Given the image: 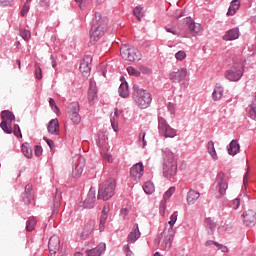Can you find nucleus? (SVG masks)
Masks as SVG:
<instances>
[{
	"mask_svg": "<svg viewBox=\"0 0 256 256\" xmlns=\"http://www.w3.org/2000/svg\"><path fill=\"white\" fill-rule=\"evenodd\" d=\"M177 217V212H174L170 216L168 225H165L163 232L158 234L155 238V245H160V249L163 251H169L171 249V245L175 237V229H173V225L177 223Z\"/></svg>",
	"mask_w": 256,
	"mask_h": 256,
	"instance_id": "1",
	"label": "nucleus"
},
{
	"mask_svg": "<svg viewBox=\"0 0 256 256\" xmlns=\"http://www.w3.org/2000/svg\"><path fill=\"white\" fill-rule=\"evenodd\" d=\"M163 175L170 181H175V175H177V159L175 154L166 148L163 150Z\"/></svg>",
	"mask_w": 256,
	"mask_h": 256,
	"instance_id": "2",
	"label": "nucleus"
},
{
	"mask_svg": "<svg viewBox=\"0 0 256 256\" xmlns=\"http://www.w3.org/2000/svg\"><path fill=\"white\" fill-rule=\"evenodd\" d=\"M133 101L140 109H147V107L151 105L153 98L151 97V93H149V91L134 86Z\"/></svg>",
	"mask_w": 256,
	"mask_h": 256,
	"instance_id": "3",
	"label": "nucleus"
},
{
	"mask_svg": "<svg viewBox=\"0 0 256 256\" xmlns=\"http://www.w3.org/2000/svg\"><path fill=\"white\" fill-rule=\"evenodd\" d=\"M117 184L115 179H108L104 183L99 186L98 189V199H102V201H109L115 195V188Z\"/></svg>",
	"mask_w": 256,
	"mask_h": 256,
	"instance_id": "4",
	"label": "nucleus"
},
{
	"mask_svg": "<svg viewBox=\"0 0 256 256\" xmlns=\"http://www.w3.org/2000/svg\"><path fill=\"white\" fill-rule=\"evenodd\" d=\"M1 119L0 127L2 131L7 133V135H11V133H13L12 123L15 121V115L9 110H3L1 112Z\"/></svg>",
	"mask_w": 256,
	"mask_h": 256,
	"instance_id": "5",
	"label": "nucleus"
},
{
	"mask_svg": "<svg viewBox=\"0 0 256 256\" xmlns=\"http://www.w3.org/2000/svg\"><path fill=\"white\" fill-rule=\"evenodd\" d=\"M120 55L125 61H141V52L135 48L129 47L127 44L120 47Z\"/></svg>",
	"mask_w": 256,
	"mask_h": 256,
	"instance_id": "6",
	"label": "nucleus"
},
{
	"mask_svg": "<svg viewBox=\"0 0 256 256\" xmlns=\"http://www.w3.org/2000/svg\"><path fill=\"white\" fill-rule=\"evenodd\" d=\"M243 73H245L243 64H235L226 70L224 75L228 81L237 82L241 80Z\"/></svg>",
	"mask_w": 256,
	"mask_h": 256,
	"instance_id": "7",
	"label": "nucleus"
},
{
	"mask_svg": "<svg viewBox=\"0 0 256 256\" xmlns=\"http://www.w3.org/2000/svg\"><path fill=\"white\" fill-rule=\"evenodd\" d=\"M66 111L69 119H71V121L75 125H79L81 123V115H79V111H81V107L79 106V102L70 103Z\"/></svg>",
	"mask_w": 256,
	"mask_h": 256,
	"instance_id": "8",
	"label": "nucleus"
},
{
	"mask_svg": "<svg viewBox=\"0 0 256 256\" xmlns=\"http://www.w3.org/2000/svg\"><path fill=\"white\" fill-rule=\"evenodd\" d=\"M158 129L164 137H170L173 139V137H177V130L171 128L169 124H167V120L164 119L163 117L158 118Z\"/></svg>",
	"mask_w": 256,
	"mask_h": 256,
	"instance_id": "9",
	"label": "nucleus"
},
{
	"mask_svg": "<svg viewBox=\"0 0 256 256\" xmlns=\"http://www.w3.org/2000/svg\"><path fill=\"white\" fill-rule=\"evenodd\" d=\"M216 191H218V195H216V199H221V197H224V195L227 194V189L229 188V184L227 183V180H225V174L219 173L217 180H216Z\"/></svg>",
	"mask_w": 256,
	"mask_h": 256,
	"instance_id": "10",
	"label": "nucleus"
},
{
	"mask_svg": "<svg viewBox=\"0 0 256 256\" xmlns=\"http://www.w3.org/2000/svg\"><path fill=\"white\" fill-rule=\"evenodd\" d=\"M145 173V167L141 162L136 163L130 168V177L134 181H141V178L143 177Z\"/></svg>",
	"mask_w": 256,
	"mask_h": 256,
	"instance_id": "11",
	"label": "nucleus"
},
{
	"mask_svg": "<svg viewBox=\"0 0 256 256\" xmlns=\"http://www.w3.org/2000/svg\"><path fill=\"white\" fill-rule=\"evenodd\" d=\"M186 78L187 68H181L169 74V80L172 81V83H181V81H185Z\"/></svg>",
	"mask_w": 256,
	"mask_h": 256,
	"instance_id": "12",
	"label": "nucleus"
},
{
	"mask_svg": "<svg viewBox=\"0 0 256 256\" xmlns=\"http://www.w3.org/2000/svg\"><path fill=\"white\" fill-rule=\"evenodd\" d=\"M91 63H93V57H91V55H86L80 63L79 69L82 75H84V77L91 73Z\"/></svg>",
	"mask_w": 256,
	"mask_h": 256,
	"instance_id": "13",
	"label": "nucleus"
},
{
	"mask_svg": "<svg viewBox=\"0 0 256 256\" xmlns=\"http://www.w3.org/2000/svg\"><path fill=\"white\" fill-rule=\"evenodd\" d=\"M105 35V28L103 26L93 25L90 31V39L92 43H97V40Z\"/></svg>",
	"mask_w": 256,
	"mask_h": 256,
	"instance_id": "14",
	"label": "nucleus"
},
{
	"mask_svg": "<svg viewBox=\"0 0 256 256\" xmlns=\"http://www.w3.org/2000/svg\"><path fill=\"white\" fill-rule=\"evenodd\" d=\"M243 223L246 227H255L256 224V213L253 210H248L243 213Z\"/></svg>",
	"mask_w": 256,
	"mask_h": 256,
	"instance_id": "15",
	"label": "nucleus"
},
{
	"mask_svg": "<svg viewBox=\"0 0 256 256\" xmlns=\"http://www.w3.org/2000/svg\"><path fill=\"white\" fill-rule=\"evenodd\" d=\"M97 199L95 190L91 188L87 194V197L83 201L84 209H93L95 207V201Z\"/></svg>",
	"mask_w": 256,
	"mask_h": 256,
	"instance_id": "16",
	"label": "nucleus"
},
{
	"mask_svg": "<svg viewBox=\"0 0 256 256\" xmlns=\"http://www.w3.org/2000/svg\"><path fill=\"white\" fill-rule=\"evenodd\" d=\"M60 245H61V240L59 239V236L53 235L48 242V249L51 255H55V253L59 251Z\"/></svg>",
	"mask_w": 256,
	"mask_h": 256,
	"instance_id": "17",
	"label": "nucleus"
},
{
	"mask_svg": "<svg viewBox=\"0 0 256 256\" xmlns=\"http://www.w3.org/2000/svg\"><path fill=\"white\" fill-rule=\"evenodd\" d=\"M107 249V244L101 242L97 247L92 248L86 252L87 256H102Z\"/></svg>",
	"mask_w": 256,
	"mask_h": 256,
	"instance_id": "18",
	"label": "nucleus"
},
{
	"mask_svg": "<svg viewBox=\"0 0 256 256\" xmlns=\"http://www.w3.org/2000/svg\"><path fill=\"white\" fill-rule=\"evenodd\" d=\"M85 168V158L79 157L78 164L76 165L75 169L72 171V177L79 178L83 175V169Z\"/></svg>",
	"mask_w": 256,
	"mask_h": 256,
	"instance_id": "19",
	"label": "nucleus"
},
{
	"mask_svg": "<svg viewBox=\"0 0 256 256\" xmlns=\"http://www.w3.org/2000/svg\"><path fill=\"white\" fill-rule=\"evenodd\" d=\"M223 93H225L223 85H221V83H216L212 92L213 101H221V99H223Z\"/></svg>",
	"mask_w": 256,
	"mask_h": 256,
	"instance_id": "20",
	"label": "nucleus"
},
{
	"mask_svg": "<svg viewBox=\"0 0 256 256\" xmlns=\"http://www.w3.org/2000/svg\"><path fill=\"white\" fill-rule=\"evenodd\" d=\"M97 99V86L93 80H90L89 90H88V101L90 105H93Z\"/></svg>",
	"mask_w": 256,
	"mask_h": 256,
	"instance_id": "21",
	"label": "nucleus"
},
{
	"mask_svg": "<svg viewBox=\"0 0 256 256\" xmlns=\"http://www.w3.org/2000/svg\"><path fill=\"white\" fill-rule=\"evenodd\" d=\"M241 35V32L239 31V28H232L225 32L223 36L224 41H235L239 36Z\"/></svg>",
	"mask_w": 256,
	"mask_h": 256,
	"instance_id": "22",
	"label": "nucleus"
},
{
	"mask_svg": "<svg viewBox=\"0 0 256 256\" xmlns=\"http://www.w3.org/2000/svg\"><path fill=\"white\" fill-rule=\"evenodd\" d=\"M95 220H89L81 233V239H87L91 233L95 230Z\"/></svg>",
	"mask_w": 256,
	"mask_h": 256,
	"instance_id": "23",
	"label": "nucleus"
},
{
	"mask_svg": "<svg viewBox=\"0 0 256 256\" xmlns=\"http://www.w3.org/2000/svg\"><path fill=\"white\" fill-rule=\"evenodd\" d=\"M47 131L50 135H59V120L57 118L49 121Z\"/></svg>",
	"mask_w": 256,
	"mask_h": 256,
	"instance_id": "24",
	"label": "nucleus"
},
{
	"mask_svg": "<svg viewBox=\"0 0 256 256\" xmlns=\"http://www.w3.org/2000/svg\"><path fill=\"white\" fill-rule=\"evenodd\" d=\"M199 197H201V193L197 192L194 189H190L187 193L186 201L188 205H195Z\"/></svg>",
	"mask_w": 256,
	"mask_h": 256,
	"instance_id": "25",
	"label": "nucleus"
},
{
	"mask_svg": "<svg viewBox=\"0 0 256 256\" xmlns=\"http://www.w3.org/2000/svg\"><path fill=\"white\" fill-rule=\"evenodd\" d=\"M186 25L191 33H201V31H203V27H201V24L195 23L193 19H188L186 21Z\"/></svg>",
	"mask_w": 256,
	"mask_h": 256,
	"instance_id": "26",
	"label": "nucleus"
},
{
	"mask_svg": "<svg viewBox=\"0 0 256 256\" xmlns=\"http://www.w3.org/2000/svg\"><path fill=\"white\" fill-rule=\"evenodd\" d=\"M139 237H141V232L139 231V225L136 224L134 225L132 232L128 235V243H135Z\"/></svg>",
	"mask_w": 256,
	"mask_h": 256,
	"instance_id": "27",
	"label": "nucleus"
},
{
	"mask_svg": "<svg viewBox=\"0 0 256 256\" xmlns=\"http://www.w3.org/2000/svg\"><path fill=\"white\" fill-rule=\"evenodd\" d=\"M241 146L237 140H232L228 146V155L235 156L239 153Z\"/></svg>",
	"mask_w": 256,
	"mask_h": 256,
	"instance_id": "28",
	"label": "nucleus"
},
{
	"mask_svg": "<svg viewBox=\"0 0 256 256\" xmlns=\"http://www.w3.org/2000/svg\"><path fill=\"white\" fill-rule=\"evenodd\" d=\"M31 184H27L25 187V192L22 194L23 201L26 205L31 203V199H33V194L31 193Z\"/></svg>",
	"mask_w": 256,
	"mask_h": 256,
	"instance_id": "29",
	"label": "nucleus"
},
{
	"mask_svg": "<svg viewBox=\"0 0 256 256\" xmlns=\"http://www.w3.org/2000/svg\"><path fill=\"white\" fill-rule=\"evenodd\" d=\"M241 7V2L239 0H233L230 3V6L228 8V12L227 15H235V13H237L238 9Z\"/></svg>",
	"mask_w": 256,
	"mask_h": 256,
	"instance_id": "30",
	"label": "nucleus"
},
{
	"mask_svg": "<svg viewBox=\"0 0 256 256\" xmlns=\"http://www.w3.org/2000/svg\"><path fill=\"white\" fill-rule=\"evenodd\" d=\"M208 153L214 159V161H217L219 159V156H217V150H215V142L210 140L207 145Z\"/></svg>",
	"mask_w": 256,
	"mask_h": 256,
	"instance_id": "31",
	"label": "nucleus"
},
{
	"mask_svg": "<svg viewBox=\"0 0 256 256\" xmlns=\"http://www.w3.org/2000/svg\"><path fill=\"white\" fill-rule=\"evenodd\" d=\"M118 92L120 97H123L124 99H126V97L129 95V84L127 82H122L120 84Z\"/></svg>",
	"mask_w": 256,
	"mask_h": 256,
	"instance_id": "32",
	"label": "nucleus"
},
{
	"mask_svg": "<svg viewBox=\"0 0 256 256\" xmlns=\"http://www.w3.org/2000/svg\"><path fill=\"white\" fill-rule=\"evenodd\" d=\"M248 117L256 119V96L252 101L251 105L247 107Z\"/></svg>",
	"mask_w": 256,
	"mask_h": 256,
	"instance_id": "33",
	"label": "nucleus"
},
{
	"mask_svg": "<svg viewBox=\"0 0 256 256\" xmlns=\"http://www.w3.org/2000/svg\"><path fill=\"white\" fill-rule=\"evenodd\" d=\"M21 151L23 155L27 157V159H31V157H33V149H31L29 143L22 144Z\"/></svg>",
	"mask_w": 256,
	"mask_h": 256,
	"instance_id": "34",
	"label": "nucleus"
},
{
	"mask_svg": "<svg viewBox=\"0 0 256 256\" xmlns=\"http://www.w3.org/2000/svg\"><path fill=\"white\" fill-rule=\"evenodd\" d=\"M143 191L147 195H152V193H155V185L151 181H147L143 185Z\"/></svg>",
	"mask_w": 256,
	"mask_h": 256,
	"instance_id": "35",
	"label": "nucleus"
},
{
	"mask_svg": "<svg viewBox=\"0 0 256 256\" xmlns=\"http://www.w3.org/2000/svg\"><path fill=\"white\" fill-rule=\"evenodd\" d=\"M133 14L138 19V21H141V19H143V15H144L143 7H141V6L135 7L133 10Z\"/></svg>",
	"mask_w": 256,
	"mask_h": 256,
	"instance_id": "36",
	"label": "nucleus"
},
{
	"mask_svg": "<svg viewBox=\"0 0 256 256\" xmlns=\"http://www.w3.org/2000/svg\"><path fill=\"white\" fill-rule=\"evenodd\" d=\"M108 217H109V214L101 213L99 231H101V232L105 231V223H107V218Z\"/></svg>",
	"mask_w": 256,
	"mask_h": 256,
	"instance_id": "37",
	"label": "nucleus"
},
{
	"mask_svg": "<svg viewBox=\"0 0 256 256\" xmlns=\"http://www.w3.org/2000/svg\"><path fill=\"white\" fill-rule=\"evenodd\" d=\"M36 225H37V220L34 217L29 218V220L26 222L27 231H33Z\"/></svg>",
	"mask_w": 256,
	"mask_h": 256,
	"instance_id": "38",
	"label": "nucleus"
},
{
	"mask_svg": "<svg viewBox=\"0 0 256 256\" xmlns=\"http://www.w3.org/2000/svg\"><path fill=\"white\" fill-rule=\"evenodd\" d=\"M127 72L129 75H133L134 77H141V72L135 69L133 66L128 67Z\"/></svg>",
	"mask_w": 256,
	"mask_h": 256,
	"instance_id": "39",
	"label": "nucleus"
},
{
	"mask_svg": "<svg viewBox=\"0 0 256 256\" xmlns=\"http://www.w3.org/2000/svg\"><path fill=\"white\" fill-rule=\"evenodd\" d=\"M20 36L22 37V39H24V41H29L31 39V31L25 29L21 30Z\"/></svg>",
	"mask_w": 256,
	"mask_h": 256,
	"instance_id": "40",
	"label": "nucleus"
},
{
	"mask_svg": "<svg viewBox=\"0 0 256 256\" xmlns=\"http://www.w3.org/2000/svg\"><path fill=\"white\" fill-rule=\"evenodd\" d=\"M173 193H175V187H170L165 193H164V201H167L171 199L173 196Z\"/></svg>",
	"mask_w": 256,
	"mask_h": 256,
	"instance_id": "41",
	"label": "nucleus"
},
{
	"mask_svg": "<svg viewBox=\"0 0 256 256\" xmlns=\"http://www.w3.org/2000/svg\"><path fill=\"white\" fill-rule=\"evenodd\" d=\"M206 226L210 228L211 231L217 227V224H215V221L212 218H206L205 219Z\"/></svg>",
	"mask_w": 256,
	"mask_h": 256,
	"instance_id": "42",
	"label": "nucleus"
},
{
	"mask_svg": "<svg viewBox=\"0 0 256 256\" xmlns=\"http://www.w3.org/2000/svg\"><path fill=\"white\" fill-rule=\"evenodd\" d=\"M185 57H187V53L183 50H180L175 54V59H177V61H183Z\"/></svg>",
	"mask_w": 256,
	"mask_h": 256,
	"instance_id": "43",
	"label": "nucleus"
},
{
	"mask_svg": "<svg viewBox=\"0 0 256 256\" xmlns=\"http://www.w3.org/2000/svg\"><path fill=\"white\" fill-rule=\"evenodd\" d=\"M139 138H140L139 143H140L141 147L145 148L147 145V140H145V132L140 133Z\"/></svg>",
	"mask_w": 256,
	"mask_h": 256,
	"instance_id": "44",
	"label": "nucleus"
},
{
	"mask_svg": "<svg viewBox=\"0 0 256 256\" xmlns=\"http://www.w3.org/2000/svg\"><path fill=\"white\" fill-rule=\"evenodd\" d=\"M35 75L36 79H43V71L41 70V67L38 65L35 66Z\"/></svg>",
	"mask_w": 256,
	"mask_h": 256,
	"instance_id": "45",
	"label": "nucleus"
},
{
	"mask_svg": "<svg viewBox=\"0 0 256 256\" xmlns=\"http://www.w3.org/2000/svg\"><path fill=\"white\" fill-rule=\"evenodd\" d=\"M14 135L16 136V137H23V134H21V128L19 127V125L18 124H15L14 125Z\"/></svg>",
	"mask_w": 256,
	"mask_h": 256,
	"instance_id": "46",
	"label": "nucleus"
},
{
	"mask_svg": "<svg viewBox=\"0 0 256 256\" xmlns=\"http://www.w3.org/2000/svg\"><path fill=\"white\" fill-rule=\"evenodd\" d=\"M49 105L53 109L54 113H57V111H59V107H57V104L55 103V100H53V98L49 99Z\"/></svg>",
	"mask_w": 256,
	"mask_h": 256,
	"instance_id": "47",
	"label": "nucleus"
},
{
	"mask_svg": "<svg viewBox=\"0 0 256 256\" xmlns=\"http://www.w3.org/2000/svg\"><path fill=\"white\" fill-rule=\"evenodd\" d=\"M240 205H241V199L236 198L232 201L231 207L234 209H239Z\"/></svg>",
	"mask_w": 256,
	"mask_h": 256,
	"instance_id": "48",
	"label": "nucleus"
},
{
	"mask_svg": "<svg viewBox=\"0 0 256 256\" xmlns=\"http://www.w3.org/2000/svg\"><path fill=\"white\" fill-rule=\"evenodd\" d=\"M140 73H143L144 75H149L151 73V70L147 66H140Z\"/></svg>",
	"mask_w": 256,
	"mask_h": 256,
	"instance_id": "49",
	"label": "nucleus"
},
{
	"mask_svg": "<svg viewBox=\"0 0 256 256\" xmlns=\"http://www.w3.org/2000/svg\"><path fill=\"white\" fill-rule=\"evenodd\" d=\"M34 153L36 157H41L43 155V148L41 146H35Z\"/></svg>",
	"mask_w": 256,
	"mask_h": 256,
	"instance_id": "50",
	"label": "nucleus"
},
{
	"mask_svg": "<svg viewBox=\"0 0 256 256\" xmlns=\"http://www.w3.org/2000/svg\"><path fill=\"white\" fill-rule=\"evenodd\" d=\"M31 6H29V3L26 2V4H24L23 9L21 11V15L22 17H25L26 13H29V9Z\"/></svg>",
	"mask_w": 256,
	"mask_h": 256,
	"instance_id": "51",
	"label": "nucleus"
},
{
	"mask_svg": "<svg viewBox=\"0 0 256 256\" xmlns=\"http://www.w3.org/2000/svg\"><path fill=\"white\" fill-rule=\"evenodd\" d=\"M167 109H168L169 113H171V115H175V104L169 102Z\"/></svg>",
	"mask_w": 256,
	"mask_h": 256,
	"instance_id": "52",
	"label": "nucleus"
},
{
	"mask_svg": "<svg viewBox=\"0 0 256 256\" xmlns=\"http://www.w3.org/2000/svg\"><path fill=\"white\" fill-rule=\"evenodd\" d=\"M43 139H44V141H46V143L50 147V149H55V143L53 142V140H51L47 137H44Z\"/></svg>",
	"mask_w": 256,
	"mask_h": 256,
	"instance_id": "53",
	"label": "nucleus"
},
{
	"mask_svg": "<svg viewBox=\"0 0 256 256\" xmlns=\"http://www.w3.org/2000/svg\"><path fill=\"white\" fill-rule=\"evenodd\" d=\"M127 215H129V209L122 208L120 210V217H122V219H125V217H127Z\"/></svg>",
	"mask_w": 256,
	"mask_h": 256,
	"instance_id": "54",
	"label": "nucleus"
},
{
	"mask_svg": "<svg viewBox=\"0 0 256 256\" xmlns=\"http://www.w3.org/2000/svg\"><path fill=\"white\" fill-rule=\"evenodd\" d=\"M111 127H112L113 131H115V133H117V129H118L119 125L115 121V117H113V119H111Z\"/></svg>",
	"mask_w": 256,
	"mask_h": 256,
	"instance_id": "55",
	"label": "nucleus"
},
{
	"mask_svg": "<svg viewBox=\"0 0 256 256\" xmlns=\"http://www.w3.org/2000/svg\"><path fill=\"white\" fill-rule=\"evenodd\" d=\"M215 246L218 247V249H221L222 253H227V251H229V249L227 248V246H224V245H222V244L215 243Z\"/></svg>",
	"mask_w": 256,
	"mask_h": 256,
	"instance_id": "56",
	"label": "nucleus"
},
{
	"mask_svg": "<svg viewBox=\"0 0 256 256\" xmlns=\"http://www.w3.org/2000/svg\"><path fill=\"white\" fill-rule=\"evenodd\" d=\"M111 210L109 204H105L102 209V214L109 215V211Z\"/></svg>",
	"mask_w": 256,
	"mask_h": 256,
	"instance_id": "57",
	"label": "nucleus"
},
{
	"mask_svg": "<svg viewBox=\"0 0 256 256\" xmlns=\"http://www.w3.org/2000/svg\"><path fill=\"white\" fill-rule=\"evenodd\" d=\"M166 31L167 33H172V35H177V30H175L174 28L166 27Z\"/></svg>",
	"mask_w": 256,
	"mask_h": 256,
	"instance_id": "58",
	"label": "nucleus"
},
{
	"mask_svg": "<svg viewBox=\"0 0 256 256\" xmlns=\"http://www.w3.org/2000/svg\"><path fill=\"white\" fill-rule=\"evenodd\" d=\"M52 67L55 69L57 67V61L55 60V57L53 55L50 56Z\"/></svg>",
	"mask_w": 256,
	"mask_h": 256,
	"instance_id": "59",
	"label": "nucleus"
},
{
	"mask_svg": "<svg viewBox=\"0 0 256 256\" xmlns=\"http://www.w3.org/2000/svg\"><path fill=\"white\" fill-rule=\"evenodd\" d=\"M42 7H49V0H40Z\"/></svg>",
	"mask_w": 256,
	"mask_h": 256,
	"instance_id": "60",
	"label": "nucleus"
},
{
	"mask_svg": "<svg viewBox=\"0 0 256 256\" xmlns=\"http://www.w3.org/2000/svg\"><path fill=\"white\" fill-rule=\"evenodd\" d=\"M124 251H125L126 254H127V253H133V252L131 251V248L129 247L128 244H127V245H124Z\"/></svg>",
	"mask_w": 256,
	"mask_h": 256,
	"instance_id": "61",
	"label": "nucleus"
},
{
	"mask_svg": "<svg viewBox=\"0 0 256 256\" xmlns=\"http://www.w3.org/2000/svg\"><path fill=\"white\" fill-rule=\"evenodd\" d=\"M215 243H217V242H215L213 240H208V241H206L205 245H206V247H209L211 245H215Z\"/></svg>",
	"mask_w": 256,
	"mask_h": 256,
	"instance_id": "62",
	"label": "nucleus"
},
{
	"mask_svg": "<svg viewBox=\"0 0 256 256\" xmlns=\"http://www.w3.org/2000/svg\"><path fill=\"white\" fill-rule=\"evenodd\" d=\"M0 3H1L2 5H5L6 3H9V0H0Z\"/></svg>",
	"mask_w": 256,
	"mask_h": 256,
	"instance_id": "63",
	"label": "nucleus"
},
{
	"mask_svg": "<svg viewBox=\"0 0 256 256\" xmlns=\"http://www.w3.org/2000/svg\"><path fill=\"white\" fill-rule=\"evenodd\" d=\"M74 256H83V254L81 252H76Z\"/></svg>",
	"mask_w": 256,
	"mask_h": 256,
	"instance_id": "64",
	"label": "nucleus"
}]
</instances>
